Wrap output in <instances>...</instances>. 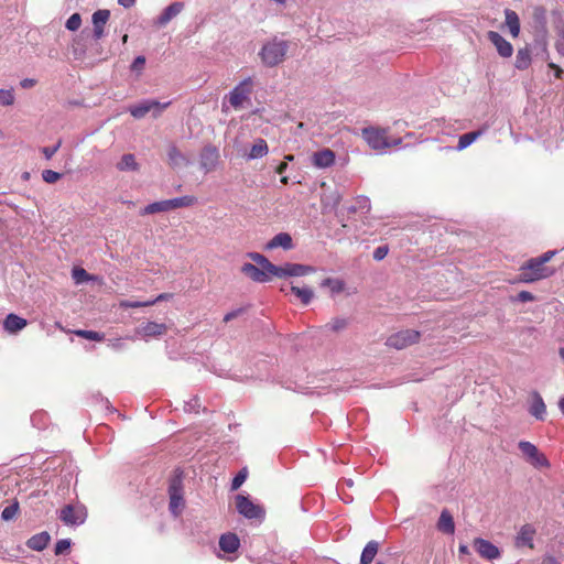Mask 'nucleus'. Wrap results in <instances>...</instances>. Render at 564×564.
<instances>
[{
	"instance_id": "obj_62",
	"label": "nucleus",
	"mask_w": 564,
	"mask_h": 564,
	"mask_svg": "<svg viewBox=\"0 0 564 564\" xmlns=\"http://www.w3.org/2000/svg\"><path fill=\"white\" fill-rule=\"evenodd\" d=\"M458 552L460 554H469V547L465 544H460L459 547H458Z\"/></svg>"
},
{
	"instance_id": "obj_49",
	"label": "nucleus",
	"mask_w": 564,
	"mask_h": 564,
	"mask_svg": "<svg viewBox=\"0 0 564 564\" xmlns=\"http://www.w3.org/2000/svg\"><path fill=\"white\" fill-rule=\"evenodd\" d=\"M70 545H72V541L69 539L58 540L57 543L55 544V549H54L55 555L64 554L65 552H67L70 549Z\"/></svg>"
},
{
	"instance_id": "obj_29",
	"label": "nucleus",
	"mask_w": 564,
	"mask_h": 564,
	"mask_svg": "<svg viewBox=\"0 0 564 564\" xmlns=\"http://www.w3.org/2000/svg\"><path fill=\"white\" fill-rule=\"evenodd\" d=\"M485 130L480 129V130H476V131H471V132H468V133H465V134H462L458 139V143H457V147H456V150L457 151H462V150H465L466 148H468L471 143H474L480 135H482Z\"/></svg>"
},
{
	"instance_id": "obj_52",
	"label": "nucleus",
	"mask_w": 564,
	"mask_h": 564,
	"mask_svg": "<svg viewBox=\"0 0 564 564\" xmlns=\"http://www.w3.org/2000/svg\"><path fill=\"white\" fill-rule=\"evenodd\" d=\"M144 65H145V57L143 55H139L133 59L130 68L132 72L141 73Z\"/></svg>"
},
{
	"instance_id": "obj_23",
	"label": "nucleus",
	"mask_w": 564,
	"mask_h": 564,
	"mask_svg": "<svg viewBox=\"0 0 564 564\" xmlns=\"http://www.w3.org/2000/svg\"><path fill=\"white\" fill-rule=\"evenodd\" d=\"M436 527L438 531L445 534H453L455 532L454 519L447 509L442 510Z\"/></svg>"
},
{
	"instance_id": "obj_48",
	"label": "nucleus",
	"mask_w": 564,
	"mask_h": 564,
	"mask_svg": "<svg viewBox=\"0 0 564 564\" xmlns=\"http://www.w3.org/2000/svg\"><path fill=\"white\" fill-rule=\"evenodd\" d=\"M510 301L516 303H525L535 301V296L529 291H521L516 296L510 297Z\"/></svg>"
},
{
	"instance_id": "obj_22",
	"label": "nucleus",
	"mask_w": 564,
	"mask_h": 564,
	"mask_svg": "<svg viewBox=\"0 0 564 564\" xmlns=\"http://www.w3.org/2000/svg\"><path fill=\"white\" fill-rule=\"evenodd\" d=\"M240 546V541L235 533L223 534L219 539V547L226 553H234Z\"/></svg>"
},
{
	"instance_id": "obj_42",
	"label": "nucleus",
	"mask_w": 564,
	"mask_h": 564,
	"mask_svg": "<svg viewBox=\"0 0 564 564\" xmlns=\"http://www.w3.org/2000/svg\"><path fill=\"white\" fill-rule=\"evenodd\" d=\"M348 325V322L344 317H335L333 318L328 324H326V328L333 330V332H339L346 328Z\"/></svg>"
},
{
	"instance_id": "obj_59",
	"label": "nucleus",
	"mask_w": 564,
	"mask_h": 564,
	"mask_svg": "<svg viewBox=\"0 0 564 564\" xmlns=\"http://www.w3.org/2000/svg\"><path fill=\"white\" fill-rule=\"evenodd\" d=\"M172 297H173L172 293H161L153 301H155V303H158V302H161V301H167V300H170Z\"/></svg>"
},
{
	"instance_id": "obj_19",
	"label": "nucleus",
	"mask_w": 564,
	"mask_h": 564,
	"mask_svg": "<svg viewBox=\"0 0 564 564\" xmlns=\"http://www.w3.org/2000/svg\"><path fill=\"white\" fill-rule=\"evenodd\" d=\"M293 240L290 234L280 232L275 235L271 240H269L265 245L267 250H273L276 248H282L283 250L293 249Z\"/></svg>"
},
{
	"instance_id": "obj_64",
	"label": "nucleus",
	"mask_w": 564,
	"mask_h": 564,
	"mask_svg": "<svg viewBox=\"0 0 564 564\" xmlns=\"http://www.w3.org/2000/svg\"><path fill=\"white\" fill-rule=\"evenodd\" d=\"M560 411L564 414V397L558 400Z\"/></svg>"
},
{
	"instance_id": "obj_8",
	"label": "nucleus",
	"mask_w": 564,
	"mask_h": 564,
	"mask_svg": "<svg viewBox=\"0 0 564 564\" xmlns=\"http://www.w3.org/2000/svg\"><path fill=\"white\" fill-rule=\"evenodd\" d=\"M362 138L372 150L383 152L390 148V140L386 134V130L367 127L362 129Z\"/></svg>"
},
{
	"instance_id": "obj_18",
	"label": "nucleus",
	"mask_w": 564,
	"mask_h": 564,
	"mask_svg": "<svg viewBox=\"0 0 564 564\" xmlns=\"http://www.w3.org/2000/svg\"><path fill=\"white\" fill-rule=\"evenodd\" d=\"M28 325V321L14 313H10L3 321V329L10 334L15 335Z\"/></svg>"
},
{
	"instance_id": "obj_24",
	"label": "nucleus",
	"mask_w": 564,
	"mask_h": 564,
	"mask_svg": "<svg viewBox=\"0 0 564 564\" xmlns=\"http://www.w3.org/2000/svg\"><path fill=\"white\" fill-rule=\"evenodd\" d=\"M313 162L317 167H328L335 162V154L329 149H324L314 153Z\"/></svg>"
},
{
	"instance_id": "obj_32",
	"label": "nucleus",
	"mask_w": 564,
	"mask_h": 564,
	"mask_svg": "<svg viewBox=\"0 0 564 564\" xmlns=\"http://www.w3.org/2000/svg\"><path fill=\"white\" fill-rule=\"evenodd\" d=\"M291 292L294 295H296L304 305H308L314 297L313 290L307 286H304V288L291 286Z\"/></svg>"
},
{
	"instance_id": "obj_51",
	"label": "nucleus",
	"mask_w": 564,
	"mask_h": 564,
	"mask_svg": "<svg viewBox=\"0 0 564 564\" xmlns=\"http://www.w3.org/2000/svg\"><path fill=\"white\" fill-rule=\"evenodd\" d=\"M61 174L53 171V170H44L42 172V178L44 182L48 183V184H53L55 183L56 181H58L61 178Z\"/></svg>"
},
{
	"instance_id": "obj_4",
	"label": "nucleus",
	"mask_w": 564,
	"mask_h": 564,
	"mask_svg": "<svg viewBox=\"0 0 564 564\" xmlns=\"http://www.w3.org/2000/svg\"><path fill=\"white\" fill-rule=\"evenodd\" d=\"M197 203V198L193 195H185L171 199L154 202L147 205L140 210V215H152L158 213H166L173 209L191 207Z\"/></svg>"
},
{
	"instance_id": "obj_6",
	"label": "nucleus",
	"mask_w": 564,
	"mask_h": 564,
	"mask_svg": "<svg viewBox=\"0 0 564 564\" xmlns=\"http://www.w3.org/2000/svg\"><path fill=\"white\" fill-rule=\"evenodd\" d=\"M237 512L249 521L262 523L265 519V509L254 503L247 494H238L235 497Z\"/></svg>"
},
{
	"instance_id": "obj_41",
	"label": "nucleus",
	"mask_w": 564,
	"mask_h": 564,
	"mask_svg": "<svg viewBox=\"0 0 564 564\" xmlns=\"http://www.w3.org/2000/svg\"><path fill=\"white\" fill-rule=\"evenodd\" d=\"M75 334L82 338L94 340V341H100L105 337L104 334L95 332V330L79 329V330H76Z\"/></svg>"
},
{
	"instance_id": "obj_21",
	"label": "nucleus",
	"mask_w": 564,
	"mask_h": 564,
	"mask_svg": "<svg viewBox=\"0 0 564 564\" xmlns=\"http://www.w3.org/2000/svg\"><path fill=\"white\" fill-rule=\"evenodd\" d=\"M534 534H535V529L531 524H524L523 527H521V529L517 535L516 544L518 546L533 547Z\"/></svg>"
},
{
	"instance_id": "obj_12",
	"label": "nucleus",
	"mask_w": 564,
	"mask_h": 564,
	"mask_svg": "<svg viewBox=\"0 0 564 564\" xmlns=\"http://www.w3.org/2000/svg\"><path fill=\"white\" fill-rule=\"evenodd\" d=\"M219 161V151L215 145H205L199 155V166L205 173L214 171Z\"/></svg>"
},
{
	"instance_id": "obj_39",
	"label": "nucleus",
	"mask_w": 564,
	"mask_h": 564,
	"mask_svg": "<svg viewBox=\"0 0 564 564\" xmlns=\"http://www.w3.org/2000/svg\"><path fill=\"white\" fill-rule=\"evenodd\" d=\"M265 270H267V273L270 279L272 276L280 278V279L288 278L285 263L283 265H276V264H273L272 262H270V264L268 265V268Z\"/></svg>"
},
{
	"instance_id": "obj_14",
	"label": "nucleus",
	"mask_w": 564,
	"mask_h": 564,
	"mask_svg": "<svg viewBox=\"0 0 564 564\" xmlns=\"http://www.w3.org/2000/svg\"><path fill=\"white\" fill-rule=\"evenodd\" d=\"M184 7V3L180 1L171 3L154 20V25L158 28L165 26L172 19L177 17L183 11Z\"/></svg>"
},
{
	"instance_id": "obj_3",
	"label": "nucleus",
	"mask_w": 564,
	"mask_h": 564,
	"mask_svg": "<svg viewBox=\"0 0 564 564\" xmlns=\"http://www.w3.org/2000/svg\"><path fill=\"white\" fill-rule=\"evenodd\" d=\"M553 273L554 270L541 264L536 258H531L519 268V273L511 283H533L546 279Z\"/></svg>"
},
{
	"instance_id": "obj_54",
	"label": "nucleus",
	"mask_w": 564,
	"mask_h": 564,
	"mask_svg": "<svg viewBox=\"0 0 564 564\" xmlns=\"http://www.w3.org/2000/svg\"><path fill=\"white\" fill-rule=\"evenodd\" d=\"M62 141L59 140L55 145L53 147H44L42 149V153L46 160L52 159V156L58 151L61 148Z\"/></svg>"
},
{
	"instance_id": "obj_31",
	"label": "nucleus",
	"mask_w": 564,
	"mask_h": 564,
	"mask_svg": "<svg viewBox=\"0 0 564 564\" xmlns=\"http://www.w3.org/2000/svg\"><path fill=\"white\" fill-rule=\"evenodd\" d=\"M117 169L119 171H138L139 164L133 154L127 153L123 154L121 160L117 163Z\"/></svg>"
},
{
	"instance_id": "obj_7",
	"label": "nucleus",
	"mask_w": 564,
	"mask_h": 564,
	"mask_svg": "<svg viewBox=\"0 0 564 564\" xmlns=\"http://www.w3.org/2000/svg\"><path fill=\"white\" fill-rule=\"evenodd\" d=\"M171 105V101L160 102L155 99H143L139 104L129 107L130 115L135 119H142L147 113L152 111V116L158 118L164 109Z\"/></svg>"
},
{
	"instance_id": "obj_34",
	"label": "nucleus",
	"mask_w": 564,
	"mask_h": 564,
	"mask_svg": "<svg viewBox=\"0 0 564 564\" xmlns=\"http://www.w3.org/2000/svg\"><path fill=\"white\" fill-rule=\"evenodd\" d=\"M321 286L329 288L332 295H336L344 291L345 283L339 279L326 278L322 281Z\"/></svg>"
},
{
	"instance_id": "obj_17",
	"label": "nucleus",
	"mask_w": 564,
	"mask_h": 564,
	"mask_svg": "<svg viewBox=\"0 0 564 564\" xmlns=\"http://www.w3.org/2000/svg\"><path fill=\"white\" fill-rule=\"evenodd\" d=\"M167 326L164 323L148 322L138 327L137 334L144 337H158L165 334Z\"/></svg>"
},
{
	"instance_id": "obj_1",
	"label": "nucleus",
	"mask_w": 564,
	"mask_h": 564,
	"mask_svg": "<svg viewBox=\"0 0 564 564\" xmlns=\"http://www.w3.org/2000/svg\"><path fill=\"white\" fill-rule=\"evenodd\" d=\"M289 47V41L278 36L272 37L262 45L259 52L261 62L267 67H274L281 64L285 59Z\"/></svg>"
},
{
	"instance_id": "obj_30",
	"label": "nucleus",
	"mask_w": 564,
	"mask_h": 564,
	"mask_svg": "<svg viewBox=\"0 0 564 564\" xmlns=\"http://www.w3.org/2000/svg\"><path fill=\"white\" fill-rule=\"evenodd\" d=\"M268 154V144L263 139H258L256 143L251 147L250 152L248 154V159H261Z\"/></svg>"
},
{
	"instance_id": "obj_15",
	"label": "nucleus",
	"mask_w": 564,
	"mask_h": 564,
	"mask_svg": "<svg viewBox=\"0 0 564 564\" xmlns=\"http://www.w3.org/2000/svg\"><path fill=\"white\" fill-rule=\"evenodd\" d=\"M488 40L495 45L498 54L501 57H510L513 53V47L510 42H508L501 34L496 31H489Z\"/></svg>"
},
{
	"instance_id": "obj_61",
	"label": "nucleus",
	"mask_w": 564,
	"mask_h": 564,
	"mask_svg": "<svg viewBox=\"0 0 564 564\" xmlns=\"http://www.w3.org/2000/svg\"><path fill=\"white\" fill-rule=\"evenodd\" d=\"M286 169H288V163H286V162H281V163L276 166L275 172H276L278 174H283V173L286 171Z\"/></svg>"
},
{
	"instance_id": "obj_47",
	"label": "nucleus",
	"mask_w": 564,
	"mask_h": 564,
	"mask_svg": "<svg viewBox=\"0 0 564 564\" xmlns=\"http://www.w3.org/2000/svg\"><path fill=\"white\" fill-rule=\"evenodd\" d=\"M200 408L199 398L193 397L188 401L184 402V411L188 413H198Z\"/></svg>"
},
{
	"instance_id": "obj_36",
	"label": "nucleus",
	"mask_w": 564,
	"mask_h": 564,
	"mask_svg": "<svg viewBox=\"0 0 564 564\" xmlns=\"http://www.w3.org/2000/svg\"><path fill=\"white\" fill-rule=\"evenodd\" d=\"M167 158L170 161V164L173 166H178L185 162V156L182 154V152L177 149L175 144H171L167 149Z\"/></svg>"
},
{
	"instance_id": "obj_50",
	"label": "nucleus",
	"mask_w": 564,
	"mask_h": 564,
	"mask_svg": "<svg viewBox=\"0 0 564 564\" xmlns=\"http://www.w3.org/2000/svg\"><path fill=\"white\" fill-rule=\"evenodd\" d=\"M356 205L358 210L362 213H368L371 208L370 199L367 196H358L356 198Z\"/></svg>"
},
{
	"instance_id": "obj_38",
	"label": "nucleus",
	"mask_w": 564,
	"mask_h": 564,
	"mask_svg": "<svg viewBox=\"0 0 564 564\" xmlns=\"http://www.w3.org/2000/svg\"><path fill=\"white\" fill-rule=\"evenodd\" d=\"M19 512V502L18 500H13L9 506H7L1 513V519L4 521H10L15 518Z\"/></svg>"
},
{
	"instance_id": "obj_35",
	"label": "nucleus",
	"mask_w": 564,
	"mask_h": 564,
	"mask_svg": "<svg viewBox=\"0 0 564 564\" xmlns=\"http://www.w3.org/2000/svg\"><path fill=\"white\" fill-rule=\"evenodd\" d=\"M110 18V11L107 9H99L91 15L93 26L105 28Z\"/></svg>"
},
{
	"instance_id": "obj_13",
	"label": "nucleus",
	"mask_w": 564,
	"mask_h": 564,
	"mask_svg": "<svg viewBox=\"0 0 564 564\" xmlns=\"http://www.w3.org/2000/svg\"><path fill=\"white\" fill-rule=\"evenodd\" d=\"M474 547L477 553L486 560H496L500 557V550L494 543L482 538L474 540Z\"/></svg>"
},
{
	"instance_id": "obj_33",
	"label": "nucleus",
	"mask_w": 564,
	"mask_h": 564,
	"mask_svg": "<svg viewBox=\"0 0 564 564\" xmlns=\"http://www.w3.org/2000/svg\"><path fill=\"white\" fill-rule=\"evenodd\" d=\"M531 64V55L528 48H520L516 55L514 66L518 69H527Z\"/></svg>"
},
{
	"instance_id": "obj_16",
	"label": "nucleus",
	"mask_w": 564,
	"mask_h": 564,
	"mask_svg": "<svg viewBox=\"0 0 564 564\" xmlns=\"http://www.w3.org/2000/svg\"><path fill=\"white\" fill-rule=\"evenodd\" d=\"M240 271L247 275L249 279H251L253 282L257 283H265L270 281V278L267 273V270L262 269L261 267L258 268L253 263L246 262L241 265Z\"/></svg>"
},
{
	"instance_id": "obj_45",
	"label": "nucleus",
	"mask_w": 564,
	"mask_h": 564,
	"mask_svg": "<svg viewBox=\"0 0 564 564\" xmlns=\"http://www.w3.org/2000/svg\"><path fill=\"white\" fill-rule=\"evenodd\" d=\"M14 99L13 89H0V105L11 106Z\"/></svg>"
},
{
	"instance_id": "obj_53",
	"label": "nucleus",
	"mask_w": 564,
	"mask_h": 564,
	"mask_svg": "<svg viewBox=\"0 0 564 564\" xmlns=\"http://www.w3.org/2000/svg\"><path fill=\"white\" fill-rule=\"evenodd\" d=\"M388 252V246H379L373 250L372 257L376 261H381L387 257Z\"/></svg>"
},
{
	"instance_id": "obj_43",
	"label": "nucleus",
	"mask_w": 564,
	"mask_h": 564,
	"mask_svg": "<svg viewBox=\"0 0 564 564\" xmlns=\"http://www.w3.org/2000/svg\"><path fill=\"white\" fill-rule=\"evenodd\" d=\"M247 476H248L247 468H242L241 470H239L238 474L234 477V479L231 481L230 489L232 491L238 490L242 486V484L246 481Z\"/></svg>"
},
{
	"instance_id": "obj_46",
	"label": "nucleus",
	"mask_w": 564,
	"mask_h": 564,
	"mask_svg": "<svg viewBox=\"0 0 564 564\" xmlns=\"http://www.w3.org/2000/svg\"><path fill=\"white\" fill-rule=\"evenodd\" d=\"M153 304H155V301L140 302V301H129V300H126V301H122L120 303V306L123 307V308H138V307H143V306H150V305H153Z\"/></svg>"
},
{
	"instance_id": "obj_57",
	"label": "nucleus",
	"mask_w": 564,
	"mask_h": 564,
	"mask_svg": "<svg viewBox=\"0 0 564 564\" xmlns=\"http://www.w3.org/2000/svg\"><path fill=\"white\" fill-rule=\"evenodd\" d=\"M104 36H105V28H97V26L93 28V39L95 41H99Z\"/></svg>"
},
{
	"instance_id": "obj_44",
	"label": "nucleus",
	"mask_w": 564,
	"mask_h": 564,
	"mask_svg": "<svg viewBox=\"0 0 564 564\" xmlns=\"http://www.w3.org/2000/svg\"><path fill=\"white\" fill-rule=\"evenodd\" d=\"M82 25V17L79 13H73L66 21L65 26L69 31H77Z\"/></svg>"
},
{
	"instance_id": "obj_63",
	"label": "nucleus",
	"mask_w": 564,
	"mask_h": 564,
	"mask_svg": "<svg viewBox=\"0 0 564 564\" xmlns=\"http://www.w3.org/2000/svg\"><path fill=\"white\" fill-rule=\"evenodd\" d=\"M401 143H402V139L401 138H395L393 140H390V148L391 147L400 145Z\"/></svg>"
},
{
	"instance_id": "obj_37",
	"label": "nucleus",
	"mask_w": 564,
	"mask_h": 564,
	"mask_svg": "<svg viewBox=\"0 0 564 564\" xmlns=\"http://www.w3.org/2000/svg\"><path fill=\"white\" fill-rule=\"evenodd\" d=\"M72 278L76 284H82L95 279L85 269L77 267L72 270Z\"/></svg>"
},
{
	"instance_id": "obj_10",
	"label": "nucleus",
	"mask_w": 564,
	"mask_h": 564,
	"mask_svg": "<svg viewBox=\"0 0 564 564\" xmlns=\"http://www.w3.org/2000/svg\"><path fill=\"white\" fill-rule=\"evenodd\" d=\"M59 519L66 525L78 527L87 519V509L83 505H66L59 511Z\"/></svg>"
},
{
	"instance_id": "obj_9",
	"label": "nucleus",
	"mask_w": 564,
	"mask_h": 564,
	"mask_svg": "<svg viewBox=\"0 0 564 564\" xmlns=\"http://www.w3.org/2000/svg\"><path fill=\"white\" fill-rule=\"evenodd\" d=\"M519 449L525 457L527 462L535 468L550 467V462L538 447L529 441H520L518 444Z\"/></svg>"
},
{
	"instance_id": "obj_5",
	"label": "nucleus",
	"mask_w": 564,
	"mask_h": 564,
	"mask_svg": "<svg viewBox=\"0 0 564 564\" xmlns=\"http://www.w3.org/2000/svg\"><path fill=\"white\" fill-rule=\"evenodd\" d=\"M169 510L174 517H178L184 507V490H183V471L176 469L174 475L170 478L169 481Z\"/></svg>"
},
{
	"instance_id": "obj_11",
	"label": "nucleus",
	"mask_w": 564,
	"mask_h": 564,
	"mask_svg": "<svg viewBox=\"0 0 564 564\" xmlns=\"http://www.w3.org/2000/svg\"><path fill=\"white\" fill-rule=\"evenodd\" d=\"M419 338V332L413 329H405L389 336L386 344L389 347L400 350L417 343Z\"/></svg>"
},
{
	"instance_id": "obj_27",
	"label": "nucleus",
	"mask_w": 564,
	"mask_h": 564,
	"mask_svg": "<svg viewBox=\"0 0 564 564\" xmlns=\"http://www.w3.org/2000/svg\"><path fill=\"white\" fill-rule=\"evenodd\" d=\"M378 550L379 543L375 540L369 541L361 552L360 564H370L376 557Z\"/></svg>"
},
{
	"instance_id": "obj_40",
	"label": "nucleus",
	"mask_w": 564,
	"mask_h": 564,
	"mask_svg": "<svg viewBox=\"0 0 564 564\" xmlns=\"http://www.w3.org/2000/svg\"><path fill=\"white\" fill-rule=\"evenodd\" d=\"M247 257L264 270L268 268V265L271 262L265 256H263L262 253H259V252H254V251L248 252Z\"/></svg>"
},
{
	"instance_id": "obj_2",
	"label": "nucleus",
	"mask_w": 564,
	"mask_h": 564,
	"mask_svg": "<svg viewBox=\"0 0 564 564\" xmlns=\"http://www.w3.org/2000/svg\"><path fill=\"white\" fill-rule=\"evenodd\" d=\"M253 88V80L251 77H247L237 84L223 100V111H227L226 104L235 110H240L247 106H251V94Z\"/></svg>"
},
{
	"instance_id": "obj_56",
	"label": "nucleus",
	"mask_w": 564,
	"mask_h": 564,
	"mask_svg": "<svg viewBox=\"0 0 564 564\" xmlns=\"http://www.w3.org/2000/svg\"><path fill=\"white\" fill-rule=\"evenodd\" d=\"M557 253V250H549L541 254L540 257H535L541 264H545L549 262L555 254Z\"/></svg>"
},
{
	"instance_id": "obj_28",
	"label": "nucleus",
	"mask_w": 564,
	"mask_h": 564,
	"mask_svg": "<svg viewBox=\"0 0 564 564\" xmlns=\"http://www.w3.org/2000/svg\"><path fill=\"white\" fill-rule=\"evenodd\" d=\"M505 14H506V24L509 28L511 35L513 37H517L520 33V21H519L518 14L510 9H507L505 11Z\"/></svg>"
},
{
	"instance_id": "obj_20",
	"label": "nucleus",
	"mask_w": 564,
	"mask_h": 564,
	"mask_svg": "<svg viewBox=\"0 0 564 564\" xmlns=\"http://www.w3.org/2000/svg\"><path fill=\"white\" fill-rule=\"evenodd\" d=\"M529 412L536 420L544 421L546 416V405L541 397V394L536 391L532 392V401L529 408Z\"/></svg>"
},
{
	"instance_id": "obj_55",
	"label": "nucleus",
	"mask_w": 564,
	"mask_h": 564,
	"mask_svg": "<svg viewBox=\"0 0 564 564\" xmlns=\"http://www.w3.org/2000/svg\"><path fill=\"white\" fill-rule=\"evenodd\" d=\"M245 312H246V307H239V308L232 310L224 316V322L228 323V322L232 321L234 318H237Z\"/></svg>"
},
{
	"instance_id": "obj_60",
	"label": "nucleus",
	"mask_w": 564,
	"mask_h": 564,
	"mask_svg": "<svg viewBox=\"0 0 564 564\" xmlns=\"http://www.w3.org/2000/svg\"><path fill=\"white\" fill-rule=\"evenodd\" d=\"M118 3H119L121 7H123V8H126V9H129V8H131V7H133V6H134L135 0H118Z\"/></svg>"
},
{
	"instance_id": "obj_58",
	"label": "nucleus",
	"mask_w": 564,
	"mask_h": 564,
	"mask_svg": "<svg viewBox=\"0 0 564 564\" xmlns=\"http://www.w3.org/2000/svg\"><path fill=\"white\" fill-rule=\"evenodd\" d=\"M36 84V80L33 78H24L20 82L22 88L28 89L33 87Z\"/></svg>"
},
{
	"instance_id": "obj_26",
	"label": "nucleus",
	"mask_w": 564,
	"mask_h": 564,
	"mask_svg": "<svg viewBox=\"0 0 564 564\" xmlns=\"http://www.w3.org/2000/svg\"><path fill=\"white\" fill-rule=\"evenodd\" d=\"M286 275L289 276H304L315 272V268L306 264L300 263H285Z\"/></svg>"
},
{
	"instance_id": "obj_25",
	"label": "nucleus",
	"mask_w": 564,
	"mask_h": 564,
	"mask_svg": "<svg viewBox=\"0 0 564 564\" xmlns=\"http://www.w3.org/2000/svg\"><path fill=\"white\" fill-rule=\"evenodd\" d=\"M50 540L51 536L47 532H41L32 535L26 541V546L33 551H43L47 546Z\"/></svg>"
}]
</instances>
